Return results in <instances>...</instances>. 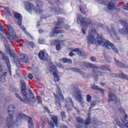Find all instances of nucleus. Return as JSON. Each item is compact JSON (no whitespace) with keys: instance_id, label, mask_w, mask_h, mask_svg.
<instances>
[{"instance_id":"1","label":"nucleus","mask_w":128,"mask_h":128,"mask_svg":"<svg viewBox=\"0 0 128 128\" xmlns=\"http://www.w3.org/2000/svg\"><path fill=\"white\" fill-rule=\"evenodd\" d=\"M87 42L88 44H102V46H104L106 48H108V50L112 49L116 54L118 53V49L114 46V44L110 41H106V40H104V38L102 35H98L94 34V31L88 33Z\"/></svg>"},{"instance_id":"2","label":"nucleus","mask_w":128,"mask_h":128,"mask_svg":"<svg viewBox=\"0 0 128 128\" xmlns=\"http://www.w3.org/2000/svg\"><path fill=\"white\" fill-rule=\"evenodd\" d=\"M20 82L22 86V90H21L22 93V94L23 98H20V96L18 94H16V96L20 100V102H24L26 104H30V102H36V97L34 96V94H31L30 95V98H29L28 96V94L26 90V84L23 80H20Z\"/></svg>"},{"instance_id":"3","label":"nucleus","mask_w":128,"mask_h":128,"mask_svg":"<svg viewBox=\"0 0 128 128\" xmlns=\"http://www.w3.org/2000/svg\"><path fill=\"white\" fill-rule=\"evenodd\" d=\"M25 8L26 10L30 13L35 12L36 14H40V12H42V10L39 9L36 10L34 4L30 2H25Z\"/></svg>"},{"instance_id":"4","label":"nucleus","mask_w":128,"mask_h":128,"mask_svg":"<svg viewBox=\"0 0 128 128\" xmlns=\"http://www.w3.org/2000/svg\"><path fill=\"white\" fill-rule=\"evenodd\" d=\"M74 94L75 98H76V100L79 102L82 108H84V99L82 98V95L80 89L75 88L74 90Z\"/></svg>"},{"instance_id":"5","label":"nucleus","mask_w":128,"mask_h":128,"mask_svg":"<svg viewBox=\"0 0 128 128\" xmlns=\"http://www.w3.org/2000/svg\"><path fill=\"white\" fill-rule=\"evenodd\" d=\"M14 17L18 20V25L19 26L20 28H21V30H23V32H25L27 36H32L28 32L26 31V28L22 26V15L18 13H16L14 14Z\"/></svg>"},{"instance_id":"6","label":"nucleus","mask_w":128,"mask_h":128,"mask_svg":"<svg viewBox=\"0 0 128 128\" xmlns=\"http://www.w3.org/2000/svg\"><path fill=\"white\" fill-rule=\"evenodd\" d=\"M54 96L56 100V104L57 106V107L59 108H60V104L59 100H64V96H62V92H60V88H57L56 94H54Z\"/></svg>"},{"instance_id":"7","label":"nucleus","mask_w":128,"mask_h":128,"mask_svg":"<svg viewBox=\"0 0 128 128\" xmlns=\"http://www.w3.org/2000/svg\"><path fill=\"white\" fill-rule=\"evenodd\" d=\"M50 70L54 76V80L56 82H60V78L58 74L60 73L56 70V68L54 66L52 65L50 68Z\"/></svg>"},{"instance_id":"8","label":"nucleus","mask_w":128,"mask_h":128,"mask_svg":"<svg viewBox=\"0 0 128 128\" xmlns=\"http://www.w3.org/2000/svg\"><path fill=\"white\" fill-rule=\"evenodd\" d=\"M8 30L9 34L8 35L7 38L9 40L16 39V32H14V30L12 28V26L11 25L8 26Z\"/></svg>"},{"instance_id":"9","label":"nucleus","mask_w":128,"mask_h":128,"mask_svg":"<svg viewBox=\"0 0 128 128\" xmlns=\"http://www.w3.org/2000/svg\"><path fill=\"white\" fill-rule=\"evenodd\" d=\"M115 122L120 128H126V120H122L120 118H116Z\"/></svg>"},{"instance_id":"10","label":"nucleus","mask_w":128,"mask_h":128,"mask_svg":"<svg viewBox=\"0 0 128 128\" xmlns=\"http://www.w3.org/2000/svg\"><path fill=\"white\" fill-rule=\"evenodd\" d=\"M62 28L60 26H56V28L53 30V32H50V36H54V34H62L64 30H60Z\"/></svg>"},{"instance_id":"11","label":"nucleus","mask_w":128,"mask_h":128,"mask_svg":"<svg viewBox=\"0 0 128 128\" xmlns=\"http://www.w3.org/2000/svg\"><path fill=\"white\" fill-rule=\"evenodd\" d=\"M39 58L42 60H48V55L46 51H41L39 53Z\"/></svg>"},{"instance_id":"12","label":"nucleus","mask_w":128,"mask_h":128,"mask_svg":"<svg viewBox=\"0 0 128 128\" xmlns=\"http://www.w3.org/2000/svg\"><path fill=\"white\" fill-rule=\"evenodd\" d=\"M2 60H4V62H6V66L8 69V72L10 74V75L12 76V72H10V64L8 58L4 54H3Z\"/></svg>"},{"instance_id":"13","label":"nucleus","mask_w":128,"mask_h":128,"mask_svg":"<svg viewBox=\"0 0 128 128\" xmlns=\"http://www.w3.org/2000/svg\"><path fill=\"white\" fill-rule=\"evenodd\" d=\"M74 52H76L77 54L82 56V51L79 48H76L75 49H72V52L69 54L70 56H74L76 54Z\"/></svg>"},{"instance_id":"14","label":"nucleus","mask_w":128,"mask_h":128,"mask_svg":"<svg viewBox=\"0 0 128 128\" xmlns=\"http://www.w3.org/2000/svg\"><path fill=\"white\" fill-rule=\"evenodd\" d=\"M9 116L7 118V122L8 124H12L14 122V116H12V112L8 111Z\"/></svg>"},{"instance_id":"15","label":"nucleus","mask_w":128,"mask_h":128,"mask_svg":"<svg viewBox=\"0 0 128 128\" xmlns=\"http://www.w3.org/2000/svg\"><path fill=\"white\" fill-rule=\"evenodd\" d=\"M110 100L114 102V104H118V100H116V97L114 94H110L109 95Z\"/></svg>"},{"instance_id":"16","label":"nucleus","mask_w":128,"mask_h":128,"mask_svg":"<svg viewBox=\"0 0 128 128\" xmlns=\"http://www.w3.org/2000/svg\"><path fill=\"white\" fill-rule=\"evenodd\" d=\"M77 22L78 24H84V20H86L84 18V16H82V15H78L77 17Z\"/></svg>"},{"instance_id":"17","label":"nucleus","mask_w":128,"mask_h":128,"mask_svg":"<svg viewBox=\"0 0 128 128\" xmlns=\"http://www.w3.org/2000/svg\"><path fill=\"white\" fill-rule=\"evenodd\" d=\"M20 60L23 62L26 63L28 62V57L26 55L22 54L20 56Z\"/></svg>"},{"instance_id":"18","label":"nucleus","mask_w":128,"mask_h":128,"mask_svg":"<svg viewBox=\"0 0 128 128\" xmlns=\"http://www.w3.org/2000/svg\"><path fill=\"white\" fill-rule=\"evenodd\" d=\"M65 106L66 107L72 106V100L70 98H67L66 100Z\"/></svg>"},{"instance_id":"19","label":"nucleus","mask_w":128,"mask_h":128,"mask_svg":"<svg viewBox=\"0 0 128 128\" xmlns=\"http://www.w3.org/2000/svg\"><path fill=\"white\" fill-rule=\"evenodd\" d=\"M12 56L14 58V62L16 66L20 64V60L18 59V56L15 54H13Z\"/></svg>"},{"instance_id":"20","label":"nucleus","mask_w":128,"mask_h":128,"mask_svg":"<svg viewBox=\"0 0 128 128\" xmlns=\"http://www.w3.org/2000/svg\"><path fill=\"white\" fill-rule=\"evenodd\" d=\"M64 40H59L57 42V44L56 45V50H60V48H62V46L60 44H62V42H64Z\"/></svg>"},{"instance_id":"21","label":"nucleus","mask_w":128,"mask_h":128,"mask_svg":"<svg viewBox=\"0 0 128 128\" xmlns=\"http://www.w3.org/2000/svg\"><path fill=\"white\" fill-rule=\"evenodd\" d=\"M27 118L28 120L29 128H34V124H32V118L28 116Z\"/></svg>"},{"instance_id":"22","label":"nucleus","mask_w":128,"mask_h":128,"mask_svg":"<svg viewBox=\"0 0 128 128\" xmlns=\"http://www.w3.org/2000/svg\"><path fill=\"white\" fill-rule=\"evenodd\" d=\"M108 8L109 10H112L114 8V4L112 2H109Z\"/></svg>"},{"instance_id":"23","label":"nucleus","mask_w":128,"mask_h":128,"mask_svg":"<svg viewBox=\"0 0 128 128\" xmlns=\"http://www.w3.org/2000/svg\"><path fill=\"white\" fill-rule=\"evenodd\" d=\"M4 44L5 46V48H7V50H8V51L10 52V44H8V40H4Z\"/></svg>"},{"instance_id":"24","label":"nucleus","mask_w":128,"mask_h":128,"mask_svg":"<svg viewBox=\"0 0 128 128\" xmlns=\"http://www.w3.org/2000/svg\"><path fill=\"white\" fill-rule=\"evenodd\" d=\"M62 62L66 63V62H68L69 64H72V61L70 59H66V58H64L62 60Z\"/></svg>"},{"instance_id":"25","label":"nucleus","mask_w":128,"mask_h":128,"mask_svg":"<svg viewBox=\"0 0 128 128\" xmlns=\"http://www.w3.org/2000/svg\"><path fill=\"white\" fill-rule=\"evenodd\" d=\"M52 120H53L55 126H56V124H58V117L56 116H52Z\"/></svg>"},{"instance_id":"26","label":"nucleus","mask_w":128,"mask_h":128,"mask_svg":"<svg viewBox=\"0 0 128 128\" xmlns=\"http://www.w3.org/2000/svg\"><path fill=\"white\" fill-rule=\"evenodd\" d=\"M106 30L107 31V32L110 34L112 36H116V32H114V30H112L111 31H110L108 28Z\"/></svg>"},{"instance_id":"27","label":"nucleus","mask_w":128,"mask_h":128,"mask_svg":"<svg viewBox=\"0 0 128 128\" xmlns=\"http://www.w3.org/2000/svg\"><path fill=\"white\" fill-rule=\"evenodd\" d=\"M115 62L117 66H121L122 68H124V64H122V63H121L120 62L118 61L116 59H115Z\"/></svg>"},{"instance_id":"28","label":"nucleus","mask_w":128,"mask_h":128,"mask_svg":"<svg viewBox=\"0 0 128 128\" xmlns=\"http://www.w3.org/2000/svg\"><path fill=\"white\" fill-rule=\"evenodd\" d=\"M90 122H92V120H90V116H88V118L86 119V120L85 122L86 126V124H90Z\"/></svg>"},{"instance_id":"29","label":"nucleus","mask_w":128,"mask_h":128,"mask_svg":"<svg viewBox=\"0 0 128 128\" xmlns=\"http://www.w3.org/2000/svg\"><path fill=\"white\" fill-rule=\"evenodd\" d=\"M92 90H102L100 88H98V86H96V85H94L92 86Z\"/></svg>"},{"instance_id":"30","label":"nucleus","mask_w":128,"mask_h":128,"mask_svg":"<svg viewBox=\"0 0 128 128\" xmlns=\"http://www.w3.org/2000/svg\"><path fill=\"white\" fill-rule=\"evenodd\" d=\"M60 116H62V120L66 119V112H62L60 114Z\"/></svg>"},{"instance_id":"31","label":"nucleus","mask_w":128,"mask_h":128,"mask_svg":"<svg viewBox=\"0 0 128 128\" xmlns=\"http://www.w3.org/2000/svg\"><path fill=\"white\" fill-rule=\"evenodd\" d=\"M48 125L50 128H54V123L52 121L48 122Z\"/></svg>"},{"instance_id":"32","label":"nucleus","mask_w":128,"mask_h":128,"mask_svg":"<svg viewBox=\"0 0 128 128\" xmlns=\"http://www.w3.org/2000/svg\"><path fill=\"white\" fill-rule=\"evenodd\" d=\"M86 98L88 102L92 100V96L90 95H87Z\"/></svg>"},{"instance_id":"33","label":"nucleus","mask_w":128,"mask_h":128,"mask_svg":"<svg viewBox=\"0 0 128 128\" xmlns=\"http://www.w3.org/2000/svg\"><path fill=\"white\" fill-rule=\"evenodd\" d=\"M72 70L75 72H80V69L78 68H72Z\"/></svg>"},{"instance_id":"34","label":"nucleus","mask_w":128,"mask_h":128,"mask_svg":"<svg viewBox=\"0 0 128 128\" xmlns=\"http://www.w3.org/2000/svg\"><path fill=\"white\" fill-rule=\"evenodd\" d=\"M77 121L78 122H80V124H82V122H84V120L80 118H78Z\"/></svg>"},{"instance_id":"35","label":"nucleus","mask_w":128,"mask_h":128,"mask_svg":"<svg viewBox=\"0 0 128 128\" xmlns=\"http://www.w3.org/2000/svg\"><path fill=\"white\" fill-rule=\"evenodd\" d=\"M39 42L41 44H44V39H40Z\"/></svg>"},{"instance_id":"36","label":"nucleus","mask_w":128,"mask_h":128,"mask_svg":"<svg viewBox=\"0 0 128 128\" xmlns=\"http://www.w3.org/2000/svg\"><path fill=\"white\" fill-rule=\"evenodd\" d=\"M6 76V73L4 72V74H3V78H2V80H1L2 81V82H4V80H5V76Z\"/></svg>"},{"instance_id":"37","label":"nucleus","mask_w":128,"mask_h":128,"mask_svg":"<svg viewBox=\"0 0 128 128\" xmlns=\"http://www.w3.org/2000/svg\"><path fill=\"white\" fill-rule=\"evenodd\" d=\"M29 44L32 48H34L36 44H34V42H30Z\"/></svg>"},{"instance_id":"38","label":"nucleus","mask_w":128,"mask_h":128,"mask_svg":"<svg viewBox=\"0 0 128 128\" xmlns=\"http://www.w3.org/2000/svg\"><path fill=\"white\" fill-rule=\"evenodd\" d=\"M4 8L6 12H10V9L8 8L4 7Z\"/></svg>"},{"instance_id":"39","label":"nucleus","mask_w":128,"mask_h":128,"mask_svg":"<svg viewBox=\"0 0 128 128\" xmlns=\"http://www.w3.org/2000/svg\"><path fill=\"white\" fill-rule=\"evenodd\" d=\"M28 78L30 80H32V78H34V76L32 74H29Z\"/></svg>"},{"instance_id":"40","label":"nucleus","mask_w":128,"mask_h":128,"mask_svg":"<svg viewBox=\"0 0 128 128\" xmlns=\"http://www.w3.org/2000/svg\"><path fill=\"white\" fill-rule=\"evenodd\" d=\"M125 128H128V120H125Z\"/></svg>"},{"instance_id":"41","label":"nucleus","mask_w":128,"mask_h":128,"mask_svg":"<svg viewBox=\"0 0 128 128\" xmlns=\"http://www.w3.org/2000/svg\"><path fill=\"white\" fill-rule=\"evenodd\" d=\"M64 28L66 30H68L70 28V26L68 24H66L64 26Z\"/></svg>"},{"instance_id":"42","label":"nucleus","mask_w":128,"mask_h":128,"mask_svg":"<svg viewBox=\"0 0 128 128\" xmlns=\"http://www.w3.org/2000/svg\"><path fill=\"white\" fill-rule=\"evenodd\" d=\"M0 30H1V32H4V28H2V24L0 23Z\"/></svg>"},{"instance_id":"43","label":"nucleus","mask_w":128,"mask_h":128,"mask_svg":"<svg viewBox=\"0 0 128 128\" xmlns=\"http://www.w3.org/2000/svg\"><path fill=\"white\" fill-rule=\"evenodd\" d=\"M90 60H91L92 62H96V58H94V57H92L90 58Z\"/></svg>"},{"instance_id":"44","label":"nucleus","mask_w":128,"mask_h":128,"mask_svg":"<svg viewBox=\"0 0 128 128\" xmlns=\"http://www.w3.org/2000/svg\"><path fill=\"white\" fill-rule=\"evenodd\" d=\"M56 66L60 68H64V66H62L60 64H56Z\"/></svg>"},{"instance_id":"45","label":"nucleus","mask_w":128,"mask_h":128,"mask_svg":"<svg viewBox=\"0 0 128 128\" xmlns=\"http://www.w3.org/2000/svg\"><path fill=\"white\" fill-rule=\"evenodd\" d=\"M64 22V18H60V22Z\"/></svg>"},{"instance_id":"46","label":"nucleus","mask_w":128,"mask_h":128,"mask_svg":"<svg viewBox=\"0 0 128 128\" xmlns=\"http://www.w3.org/2000/svg\"><path fill=\"white\" fill-rule=\"evenodd\" d=\"M82 34H86V29H84V28H82Z\"/></svg>"},{"instance_id":"47","label":"nucleus","mask_w":128,"mask_h":128,"mask_svg":"<svg viewBox=\"0 0 128 128\" xmlns=\"http://www.w3.org/2000/svg\"><path fill=\"white\" fill-rule=\"evenodd\" d=\"M37 6H42V2H39L37 3Z\"/></svg>"},{"instance_id":"48","label":"nucleus","mask_w":128,"mask_h":128,"mask_svg":"<svg viewBox=\"0 0 128 128\" xmlns=\"http://www.w3.org/2000/svg\"><path fill=\"white\" fill-rule=\"evenodd\" d=\"M124 118L126 120L128 119V115L126 114H124Z\"/></svg>"},{"instance_id":"49","label":"nucleus","mask_w":128,"mask_h":128,"mask_svg":"<svg viewBox=\"0 0 128 128\" xmlns=\"http://www.w3.org/2000/svg\"><path fill=\"white\" fill-rule=\"evenodd\" d=\"M123 8H124V10H128V6H124L123 7Z\"/></svg>"},{"instance_id":"50","label":"nucleus","mask_w":128,"mask_h":128,"mask_svg":"<svg viewBox=\"0 0 128 128\" xmlns=\"http://www.w3.org/2000/svg\"><path fill=\"white\" fill-rule=\"evenodd\" d=\"M94 106V104L92 103L90 105V108H92Z\"/></svg>"},{"instance_id":"51","label":"nucleus","mask_w":128,"mask_h":128,"mask_svg":"<svg viewBox=\"0 0 128 128\" xmlns=\"http://www.w3.org/2000/svg\"><path fill=\"white\" fill-rule=\"evenodd\" d=\"M88 68H94V66H92V65L90 64H88Z\"/></svg>"},{"instance_id":"52","label":"nucleus","mask_w":128,"mask_h":128,"mask_svg":"<svg viewBox=\"0 0 128 128\" xmlns=\"http://www.w3.org/2000/svg\"><path fill=\"white\" fill-rule=\"evenodd\" d=\"M80 11L82 13V7H80Z\"/></svg>"},{"instance_id":"53","label":"nucleus","mask_w":128,"mask_h":128,"mask_svg":"<svg viewBox=\"0 0 128 128\" xmlns=\"http://www.w3.org/2000/svg\"><path fill=\"white\" fill-rule=\"evenodd\" d=\"M40 26V23L38 22V23L37 24V26Z\"/></svg>"},{"instance_id":"54","label":"nucleus","mask_w":128,"mask_h":128,"mask_svg":"<svg viewBox=\"0 0 128 128\" xmlns=\"http://www.w3.org/2000/svg\"><path fill=\"white\" fill-rule=\"evenodd\" d=\"M39 32L40 34H42V30H40Z\"/></svg>"},{"instance_id":"55","label":"nucleus","mask_w":128,"mask_h":128,"mask_svg":"<svg viewBox=\"0 0 128 128\" xmlns=\"http://www.w3.org/2000/svg\"><path fill=\"white\" fill-rule=\"evenodd\" d=\"M42 100H40L38 101L39 104H42Z\"/></svg>"},{"instance_id":"56","label":"nucleus","mask_w":128,"mask_h":128,"mask_svg":"<svg viewBox=\"0 0 128 128\" xmlns=\"http://www.w3.org/2000/svg\"><path fill=\"white\" fill-rule=\"evenodd\" d=\"M103 70H108V69H106V68H103Z\"/></svg>"},{"instance_id":"57","label":"nucleus","mask_w":128,"mask_h":128,"mask_svg":"<svg viewBox=\"0 0 128 128\" xmlns=\"http://www.w3.org/2000/svg\"><path fill=\"white\" fill-rule=\"evenodd\" d=\"M0 70H2V66L0 65Z\"/></svg>"},{"instance_id":"58","label":"nucleus","mask_w":128,"mask_h":128,"mask_svg":"<svg viewBox=\"0 0 128 128\" xmlns=\"http://www.w3.org/2000/svg\"><path fill=\"white\" fill-rule=\"evenodd\" d=\"M44 108H45V110H48V108H46V107H45Z\"/></svg>"},{"instance_id":"59","label":"nucleus","mask_w":128,"mask_h":128,"mask_svg":"<svg viewBox=\"0 0 128 128\" xmlns=\"http://www.w3.org/2000/svg\"><path fill=\"white\" fill-rule=\"evenodd\" d=\"M102 86H104V84H101Z\"/></svg>"}]
</instances>
